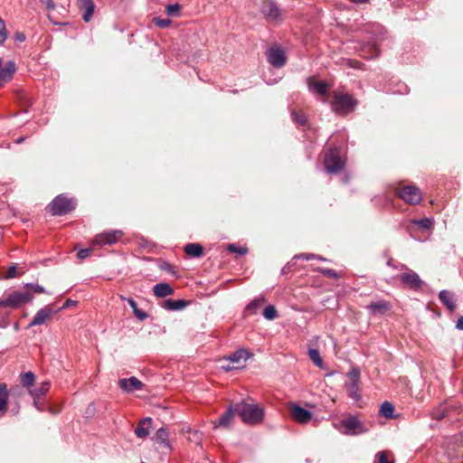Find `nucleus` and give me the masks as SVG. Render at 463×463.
Wrapping results in <instances>:
<instances>
[{"label": "nucleus", "mask_w": 463, "mask_h": 463, "mask_svg": "<svg viewBox=\"0 0 463 463\" xmlns=\"http://www.w3.org/2000/svg\"><path fill=\"white\" fill-rule=\"evenodd\" d=\"M320 284L315 283L314 278L308 277L307 279V283L300 284L298 287H320Z\"/></svg>", "instance_id": "obj_49"}, {"label": "nucleus", "mask_w": 463, "mask_h": 463, "mask_svg": "<svg viewBox=\"0 0 463 463\" xmlns=\"http://www.w3.org/2000/svg\"><path fill=\"white\" fill-rule=\"evenodd\" d=\"M14 71L15 65L14 61H9L5 68L0 69V87L12 80Z\"/></svg>", "instance_id": "obj_19"}, {"label": "nucleus", "mask_w": 463, "mask_h": 463, "mask_svg": "<svg viewBox=\"0 0 463 463\" xmlns=\"http://www.w3.org/2000/svg\"><path fill=\"white\" fill-rule=\"evenodd\" d=\"M456 327L459 330H463V317H460L456 324Z\"/></svg>", "instance_id": "obj_56"}, {"label": "nucleus", "mask_w": 463, "mask_h": 463, "mask_svg": "<svg viewBox=\"0 0 463 463\" xmlns=\"http://www.w3.org/2000/svg\"><path fill=\"white\" fill-rule=\"evenodd\" d=\"M441 302L450 310L453 311L455 309V304L452 300V295L450 291H440L439 295Z\"/></svg>", "instance_id": "obj_26"}, {"label": "nucleus", "mask_w": 463, "mask_h": 463, "mask_svg": "<svg viewBox=\"0 0 463 463\" xmlns=\"http://www.w3.org/2000/svg\"><path fill=\"white\" fill-rule=\"evenodd\" d=\"M154 293L157 298H165L174 293V291H154Z\"/></svg>", "instance_id": "obj_55"}, {"label": "nucleus", "mask_w": 463, "mask_h": 463, "mask_svg": "<svg viewBox=\"0 0 463 463\" xmlns=\"http://www.w3.org/2000/svg\"><path fill=\"white\" fill-rule=\"evenodd\" d=\"M155 439L157 443L163 444L166 448H170V444L168 442V433H167L166 429H165V428L158 429L155 435Z\"/></svg>", "instance_id": "obj_28"}, {"label": "nucleus", "mask_w": 463, "mask_h": 463, "mask_svg": "<svg viewBox=\"0 0 463 463\" xmlns=\"http://www.w3.org/2000/svg\"><path fill=\"white\" fill-rule=\"evenodd\" d=\"M58 311H60V308H56L55 304H50L44 307L35 314L33 320L29 324V326L46 324Z\"/></svg>", "instance_id": "obj_9"}, {"label": "nucleus", "mask_w": 463, "mask_h": 463, "mask_svg": "<svg viewBox=\"0 0 463 463\" xmlns=\"http://www.w3.org/2000/svg\"><path fill=\"white\" fill-rule=\"evenodd\" d=\"M228 250L230 252H238L240 253L241 255H244L247 253V249L245 248H237L235 245L233 244H231L229 247H228Z\"/></svg>", "instance_id": "obj_47"}, {"label": "nucleus", "mask_w": 463, "mask_h": 463, "mask_svg": "<svg viewBox=\"0 0 463 463\" xmlns=\"http://www.w3.org/2000/svg\"><path fill=\"white\" fill-rule=\"evenodd\" d=\"M151 418H146L140 420L137 427L135 429V434L140 439L146 438L149 434L148 427L151 424Z\"/></svg>", "instance_id": "obj_22"}, {"label": "nucleus", "mask_w": 463, "mask_h": 463, "mask_svg": "<svg viewBox=\"0 0 463 463\" xmlns=\"http://www.w3.org/2000/svg\"><path fill=\"white\" fill-rule=\"evenodd\" d=\"M234 410L246 424L256 425L264 418V408L260 404L248 403L244 401L234 404Z\"/></svg>", "instance_id": "obj_1"}, {"label": "nucleus", "mask_w": 463, "mask_h": 463, "mask_svg": "<svg viewBox=\"0 0 463 463\" xmlns=\"http://www.w3.org/2000/svg\"><path fill=\"white\" fill-rule=\"evenodd\" d=\"M6 39V28L5 21L0 17V44Z\"/></svg>", "instance_id": "obj_43"}, {"label": "nucleus", "mask_w": 463, "mask_h": 463, "mask_svg": "<svg viewBox=\"0 0 463 463\" xmlns=\"http://www.w3.org/2000/svg\"><path fill=\"white\" fill-rule=\"evenodd\" d=\"M313 89L320 95H326L327 91V85L324 81H316L312 85Z\"/></svg>", "instance_id": "obj_40"}, {"label": "nucleus", "mask_w": 463, "mask_h": 463, "mask_svg": "<svg viewBox=\"0 0 463 463\" xmlns=\"http://www.w3.org/2000/svg\"><path fill=\"white\" fill-rule=\"evenodd\" d=\"M181 10V5L179 4L168 5L165 6V13L171 16H177Z\"/></svg>", "instance_id": "obj_39"}, {"label": "nucleus", "mask_w": 463, "mask_h": 463, "mask_svg": "<svg viewBox=\"0 0 463 463\" xmlns=\"http://www.w3.org/2000/svg\"><path fill=\"white\" fill-rule=\"evenodd\" d=\"M40 3L45 5L48 10H54L55 5L52 0H40Z\"/></svg>", "instance_id": "obj_51"}, {"label": "nucleus", "mask_w": 463, "mask_h": 463, "mask_svg": "<svg viewBox=\"0 0 463 463\" xmlns=\"http://www.w3.org/2000/svg\"><path fill=\"white\" fill-rule=\"evenodd\" d=\"M393 411L394 407L393 405L389 402H384L381 405L380 408V414L387 419H392L393 418Z\"/></svg>", "instance_id": "obj_30"}, {"label": "nucleus", "mask_w": 463, "mask_h": 463, "mask_svg": "<svg viewBox=\"0 0 463 463\" xmlns=\"http://www.w3.org/2000/svg\"><path fill=\"white\" fill-rule=\"evenodd\" d=\"M373 315H384L391 309L390 303L381 300L379 302H373L368 306Z\"/></svg>", "instance_id": "obj_20"}, {"label": "nucleus", "mask_w": 463, "mask_h": 463, "mask_svg": "<svg viewBox=\"0 0 463 463\" xmlns=\"http://www.w3.org/2000/svg\"><path fill=\"white\" fill-rule=\"evenodd\" d=\"M23 140H24V138L21 137V138L17 139V142L21 143Z\"/></svg>", "instance_id": "obj_61"}, {"label": "nucleus", "mask_w": 463, "mask_h": 463, "mask_svg": "<svg viewBox=\"0 0 463 463\" xmlns=\"http://www.w3.org/2000/svg\"><path fill=\"white\" fill-rule=\"evenodd\" d=\"M118 385L123 391L130 392L136 390H141L144 383L137 378L132 376L128 379H120L118 381Z\"/></svg>", "instance_id": "obj_16"}, {"label": "nucleus", "mask_w": 463, "mask_h": 463, "mask_svg": "<svg viewBox=\"0 0 463 463\" xmlns=\"http://www.w3.org/2000/svg\"><path fill=\"white\" fill-rule=\"evenodd\" d=\"M288 409L291 418L300 424L308 423L313 417L309 411L300 407L295 402H288Z\"/></svg>", "instance_id": "obj_10"}, {"label": "nucleus", "mask_w": 463, "mask_h": 463, "mask_svg": "<svg viewBox=\"0 0 463 463\" xmlns=\"http://www.w3.org/2000/svg\"><path fill=\"white\" fill-rule=\"evenodd\" d=\"M323 273L326 276V277H329V278H332V279H338L339 278V275L336 273L335 270L334 269H324L323 270Z\"/></svg>", "instance_id": "obj_52"}, {"label": "nucleus", "mask_w": 463, "mask_h": 463, "mask_svg": "<svg viewBox=\"0 0 463 463\" xmlns=\"http://www.w3.org/2000/svg\"><path fill=\"white\" fill-rule=\"evenodd\" d=\"M260 11L269 21H274L280 15L278 5L271 0H263Z\"/></svg>", "instance_id": "obj_14"}, {"label": "nucleus", "mask_w": 463, "mask_h": 463, "mask_svg": "<svg viewBox=\"0 0 463 463\" xmlns=\"http://www.w3.org/2000/svg\"><path fill=\"white\" fill-rule=\"evenodd\" d=\"M249 358V353L243 349H240L228 357L224 358V362H231L235 366H238L239 368H241L243 366V364L248 360Z\"/></svg>", "instance_id": "obj_18"}, {"label": "nucleus", "mask_w": 463, "mask_h": 463, "mask_svg": "<svg viewBox=\"0 0 463 463\" xmlns=\"http://www.w3.org/2000/svg\"><path fill=\"white\" fill-rule=\"evenodd\" d=\"M268 61L275 68H281L287 61L285 52L279 47H270L267 52Z\"/></svg>", "instance_id": "obj_12"}, {"label": "nucleus", "mask_w": 463, "mask_h": 463, "mask_svg": "<svg viewBox=\"0 0 463 463\" xmlns=\"http://www.w3.org/2000/svg\"><path fill=\"white\" fill-rule=\"evenodd\" d=\"M161 269L162 270H165L167 271L168 273L172 274L173 276H175V271L174 269V266H172L171 264L169 263H164L161 265Z\"/></svg>", "instance_id": "obj_50"}, {"label": "nucleus", "mask_w": 463, "mask_h": 463, "mask_svg": "<svg viewBox=\"0 0 463 463\" xmlns=\"http://www.w3.org/2000/svg\"><path fill=\"white\" fill-rule=\"evenodd\" d=\"M33 405L39 411H43L45 410L44 406V397H36L33 396Z\"/></svg>", "instance_id": "obj_42"}, {"label": "nucleus", "mask_w": 463, "mask_h": 463, "mask_svg": "<svg viewBox=\"0 0 463 463\" xmlns=\"http://www.w3.org/2000/svg\"><path fill=\"white\" fill-rule=\"evenodd\" d=\"M357 101L348 94L335 93L331 101L332 109L335 113L346 114L352 111Z\"/></svg>", "instance_id": "obj_3"}, {"label": "nucleus", "mask_w": 463, "mask_h": 463, "mask_svg": "<svg viewBox=\"0 0 463 463\" xmlns=\"http://www.w3.org/2000/svg\"><path fill=\"white\" fill-rule=\"evenodd\" d=\"M153 24L159 28H166L170 26L172 21L170 19H164L160 17H155L152 20Z\"/></svg>", "instance_id": "obj_41"}, {"label": "nucleus", "mask_w": 463, "mask_h": 463, "mask_svg": "<svg viewBox=\"0 0 463 463\" xmlns=\"http://www.w3.org/2000/svg\"><path fill=\"white\" fill-rule=\"evenodd\" d=\"M52 215H65L75 208V203L62 194L56 196L49 204Z\"/></svg>", "instance_id": "obj_5"}, {"label": "nucleus", "mask_w": 463, "mask_h": 463, "mask_svg": "<svg viewBox=\"0 0 463 463\" xmlns=\"http://www.w3.org/2000/svg\"><path fill=\"white\" fill-rule=\"evenodd\" d=\"M315 257L316 256L312 253H301L299 255H296L289 262H288V264L283 268L282 271H283V273L289 272L291 270V268L296 265V261L298 259L310 260L315 259Z\"/></svg>", "instance_id": "obj_24"}, {"label": "nucleus", "mask_w": 463, "mask_h": 463, "mask_svg": "<svg viewBox=\"0 0 463 463\" xmlns=\"http://www.w3.org/2000/svg\"><path fill=\"white\" fill-rule=\"evenodd\" d=\"M14 39H15V41L22 43V42L25 41V35L24 33L16 32L14 33Z\"/></svg>", "instance_id": "obj_54"}, {"label": "nucleus", "mask_w": 463, "mask_h": 463, "mask_svg": "<svg viewBox=\"0 0 463 463\" xmlns=\"http://www.w3.org/2000/svg\"><path fill=\"white\" fill-rule=\"evenodd\" d=\"M16 99L24 111L27 112L28 109L33 104L32 97L25 90H18L16 93Z\"/></svg>", "instance_id": "obj_21"}, {"label": "nucleus", "mask_w": 463, "mask_h": 463, "mask_svg": "<svg viewBox=\"0 0 463 463\" xmlns=\"http://www.w3.org/2000/svg\"><path fill=\"white\" fill-rule=\"evenodd\" d=\"M433 417H434L435 419H437V420H441V419H443V418L445 417V415H444V414H440V415H433Z\"/></svg>", "instance_id": "obj_59"}, {"label": "nucleus", "mask_w": 463, "mask_h": 463, "mask_svg": "<svg viewBox=\"0 0 463 463\" xmlns=\"http://www.w3.org/2000/svg\"><path fill=\"white\" fill-rule=\"evenodd\" d=\"M263 317L268 320H274L277 317V310L274 306H268L263 310Z\"/></svg>", "instance_id": "obj_38"}, {"label": "nucleus", "mask_w": 463, "mask_h": 463, "mask_svg": "<svg viewBox=\"0 0 463 463\" xmlns=\"http://www.w3.org/2000/svg\"><path fill=\"white\" fill-rule=\"evenodd\" d=\"M128 302L131 307L134 315L141 321L147 317V314L137 307V302L133 298H128Z\"/></svg>", "instance_id": "obj_32"}, {"label": "nucleus", "mask_w": 463, "mask_h": 463, "mask_svg": "<svg viewBox=\"0 0 463 463\" xmlns=\"http://www.w3.org/2000/svg\"><path fill=\"white\" fill-rule=\"evenodd\" d=\"M221 368L223 369L224 371L228 372V371H231L233 369H238V366H235V364H233L231 362H224V358H223L222 360Z\"/></svg>", "instance_id": "obj_45"}, {"label": "nucleus", "mask_w": 463, "mask_h": 463, "mask_svg": "<svg viewBox=\"0 0 463 463\" xmlns=\"http://www.w3.org/2000/svg\"><path fill=\"white\" fill-rule=\"evenodd\" d=\"M26 289H37V290H40V289H43V288L39 287V286L34 288L33 285H27L26 286Z\"/></svg>", "instance_id": "obj_58"}, {"label": "nucleus", "mask_w": 463, "mask_h": 463, "mask_svg": "<svg viewBox=\"0 0 463 463\" xmlns=\"http://www.w3.org/2000/svg\"><path fill=\"white\" fill-rule=\"evenodd\" d=\"M411 222L418 225L422 230H429L433 225V221L430 218L412 220Z\"/></svg>", "instance_id": "obj_36"}, {"label": "nucleus", "mask_w": 463, "mask_h": 463, "mask_svg": "<svg viewBox=\"0 0 463 463\" xmlns=\"http://www.w3.org/2000/svg\"><path fill=\"white\" fill-rule=\"evenodd\" d=\"M400 280L406 287L418 289L424 287V282L419 277V275L411 269L401 274Z\"/></svg>", "instance_id": "obj_13"}, {"label": "nucleus", "mask_w": 463, "mask_h": 463, "mask_svg": "<svg viewBox=\"0 0 463 463\" xmlns=\"http://www.w3.org/2000/svg\"><path fill=\"white\" fill-rule=\"evenodd\" d=\"M379 463H393L392 459L389 458L387 452L381 451L377 454Z\"/></svg>", "instance_id": "obj_44"}, {"label": "nucleus", "mask_w": 463, "mask_h": 463, "mask_svg": "<svg viewBox=\"0 0 463 463\" xmlns=\"http://www.w3.org/2000/svg\"><path fill=\"white\" fill-rule=\"evenodd\" d=\"M152 289H173V286L168 282L156 284Z\"/></svg>", "instance_id": "obj_48"}, {"label": "nucleus", "mask_w": 463, "mask_h": 463, "mask_svg": "<svg viewBox=\"0 0 463 463\" xmlns=\"http://www.w3.org/2000/svg\"><path fill=\"white\" fill-rule=\"evenodd\" d=\"M20 377H21V383L23 384V386H24L28 389L31 386H33L35 382V375L32 372L24 373L21 374Z\"/></svg>", "instance_id": "obj_33"}, {"label": "nucleus", "mask_w": 463, "mask_h": 463, "mask_svg": "<svg viewBox=\"0 0 463 463\" xmlns=\"http://www.w3.org/2000/svg\"><path fill=\"white\" fill-rule=\"evenodd\" d=\"M184 250L192 258H200L203 255V248L200 243H188L184 246Z\"/></svg>", "instance_id": "obj_23"}, {"label": "nucleus", "mask_w": 463, "mask_h": 463, "mask_svg": "<svg viewBox=\"0 0 463 463\" xmlns=\"http://www.w3.org/2000/svg\"><path fill=\"white\" fill-rule=\"evenodd\" d=\"M266 300L263 298L252 300L247 307L246 311L250 314H256L257 311L265 304Z\"/></svg>", "instance_id": "obj_31"}, {"label": "nucleus", "mask_w": 463, "mask_h": 463, "mask_svg": "<svg viewBox=\"0 0 463 463\" xmlns=\"http://www.w3.org/2000/svg\"><path fill=\"white\" fill-rule=\"evenodd\" d=\"M187 303H188L187 301L183 300V299H178V300L168 299V300L165 301L164 307L169 310H181L187 305Z\"/></svg>", "instance_id": "obj_27"}, {"label": "nucleus", "mask_w": 463, "mask_h": 463, "mask_svg": "<svg viewBox=\"0 0 463 463\" xmlns=\"http://www.w3.org/2000/svg\"><path fill=\"white\" fill-rule=\"evenodd\" d=\"M8 398L7 385L4 383H0V411L6 410Z\"/></svg>", "instance_id": "obj_29"}, {"label": "nucleus", "mask_w": 463, "mask_h": 463, "mask_svg": "<svg viewBox=\"0 0 463 463\" xmlns=\"http://www.w3.org/2000/svg\"><path fill=\"white\" fill-rule=\"evenodd\" d=\"M339 424L345 429L343 433L345 435H358L367 431V429L364 427L363 423L356 417L352 415L341 420Z\"/></svg>", "instance_id": "obj_7"}, {"label": "nucleus", "mask_w": 463, "mask_h": 463, "mask_svg": "<svg viewBox=\"0 0 463 463\" xmlns=\"http://www.w3.org/2000/svg\"><path fill=\"white\" fill-rule=\"evenodd\" d=\"M235 413L237 412L234 410V405L230 406L217 421H213L214 428L222 427L228 429L233 422Z\"/></svg>", "instance_id": "obj_15"}, {"label": "nucleus", "mask_w": 463, "mask_h": 463, "mask_svg": "<svg viewBox=\"0 0 463 463\" xmlns=\"http://www.w3.org/2000/svg\"><path fill=\"white\" fill-rule=\"evenodd\" d=\"M48 410H49V411H50L52 414H56V413H58V412L60 411V410H58V411H54V409H52V408H49Z\"/></svg>", "instance_id": "obj_60"}, {"label": "nucleus", "mask_w": 463, "mask_h": 463, "mask_svg": "<svg viewBox=\"0 0 463 463\" xmlns=\"http://www.w3.org/2000/svg\"><path fill=\"white\" fill-rule=\"evenodd\" d=\"M123 232L119 230L105 232L95 236L93 244L95 245H112L119 241Z\"/></svg>", "instance_id": "obj_11"}, {"label": "nucleus", "mask_w": 463, "mask_h": 463, "mask_svg": "<svg viewBox=\"0 0 463 463\" xmlns=\"http://www.w3.org/2000/svg\"><path fill=\"white\" fill-rule=\"evenodd\" d=\"M347 377L349 382L345 383L347 394L350 398L357 401L360 399L359 379L360 371L357 368H353L348 373Z\"/></svg>", "instance_id": "obj_8"}, {"label": "nucleus", "mask_w": 463, "mask_h": 463, "mask_svg": "<svg viewBox=\"0 0 463 463\" xmlns=\"http://www.w3.org/2000/svg\"><path fill=\"white\" fill-rule=\"evenodd\" d=\"M77 5L80 11H83L82 19L87 23L90 22L95 9L93 0H77Z\"/></svg>", "instance_id": "obj_17"}, {"label": "nucleus", "mask_w": 463, "mask_h": 463, "mask_svg": "<svg viewBox=\"0 0 463 463\" xmlns=\"http://www.w3.org/2000/svg\"><path fill=\"white\" fill-rule=\"evenodd\" d=\"M324 165L326 172L330 174H336L344 168L345 162L341 159L337 148L330 149L325 155Z\"/></svg>", "instance_id": "obj_6"}, {"label": "nucleus", "mask_w": 463, "mask_h": 463, "mask_svg": "<svg viewBox=\"0 0 463 463\" xmlns=\"http://www.w3.org/2000/svg\"><path fill=\"white\" fill-rule=\"evenodd\" d=\"M50 386L51 384L49 382H43L38 387L29 389V392L32 396L44 397L45 394L48 392Z\"/></svg>", "instance_id": "obj_25"}, {"label": "nucleus", "mask_w": 463, "mask_h": 463, "mask_svg": "<svg viewBox=\"0 0 463 463\" xmlns=\"http://www.w3.org/2000/svg\"><path fill=\"white\" fill-rule=\"evenodd\" d=\"M92 251V249L91 248H86V249H82L78 251L77 253V256L79 259L80 260H84L86 259L88 256H90V252Z\"/></svg>", "instance_id": "obj_46"}, {"label": "nucleus", "mask_w": 463, "mask_h": 463, "mask_svg": "<svg viewBox=\"0 0 463 463\" xmlns=\"http://www.w3.org/2000/svg\"><path fill=\"white\" fill-rule=\"evenodd\" d=\"M394 194L408 204L416 205L422 200V194L414 184H399L394 188Z\"/></svg>", "instance_id": "obj_2"}, {"label": "nucleus", "mask_w": 463, "mask_h": 463, "mask_svg": "<svg viewBox=\"0 0 463 463\" xmlns=\"http://www.w3.org/2000/svg\"><path fill=\"white\" fill-rule=\"evenodd\" d=\"M291 115H292V118H293V120L297 124H298L299 126H305L306 125L307 118H306L304 113H302L301 111H297V110L293 109L291 111Z\"/></svg>", "instance_id": "obj_35"}, {"label": "nucleus", "mask_w": 463, "mask_h": 463, "mask_svg": "<svg viewBox=\"0 0 463 463\" xmlns=\"http://www.w3.org/2000/svg\"><path fill=\"white\" fill-rule=\"evenodd\" d=\"M76 303H77L76 301H73V300H71V299H67V300L63 303V305H62L61 307H56V308H60V310H61V309H65V308L70 307L71 306H74V305H76Z\"/></svg>", "instance_id": "obj_53"}, {"label": "nucleus", "mask_w": 463, "mask_h": 463, "mask_svg": "<svg viewBox=\"0 0 463 463\" xmlns=\"http://www.w3.org/2000/svg\"><path fill=\"white\" fill-rule=\"evenodd\" d=\"M33 296L30 291H13L6 298L0 299V308L10 307L13 309L30 302Z\"/></svg>", "instance_id": "obj_4"}, {"label": "nucleus", "mask_w": 463, "mask_h": 463, "mask_svg": "<svg viewBox=\"0 0 463 463\" xmlns=\"http://www.w3.org/2000/svg\"><path fill=\"white\" fill-rule=\"evenodd\" d=\"M17 265L12 264L5 273H1L0 277L5 279H13L18 276Z\"/></svg>", "instance_id": "obj_34"}, {"label": "nucleus", "mask_w": 463, "mask_h": 463, "mask_svg": "<svg viewBox=\"0 0 463 463\" xmlns=\"http://www.w3.org/2000/svg\"><path fill=\"white\" fill-rule=\"evenodd\" d=\"M308 356L310 358V360L318 367H322L323 365V361L320 357V354L317 350L316 349H310L308 351Z\"/></svg>", "instance_id": "obj_37"}, {"label": "nucleus", "mask_w": 463, "mask_h": 463, "mask_svg": "<svg viewBox=\"0 0 463 463\" xmlns=\"http://www.w3.org/2000/svg\"><path fill=\"white\" fill-rule=\"evenodd\" d=\"M189 439L198 441L200 439V434L197 431H194L192 438H189Z\"/></svg>", "instance_id": "obj_57"}]
</instances>
